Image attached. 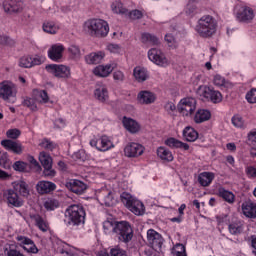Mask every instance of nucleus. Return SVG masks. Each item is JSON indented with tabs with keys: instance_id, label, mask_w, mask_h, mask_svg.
I'll return each mask as SVG.
<instances>
[{
	"instance_id": "1",
	"label": "nucleus",
	"mask_w": 256,
	"mask_h": 256,
	"mask_svg": "<svg viewBox=\"0 0 256 256\" xmlns=\"http://www.w3.org/2000/svg\"><path fill=\"white\" fill-rule=\"evenodd\" d=\"M85 208L82 205H70L64 213V223L69 227L75 225H81V223H85Z\"/></svg>"
},
{
	"instance_id": "2",
	"label": "nucleus",
	"mask_w": 256,
	"mask_h": 256,
	"mask_svg": "<svg viewBox=\"0 0 256 256\" xmlns=\"http://www.w3.org/2000/svg\"><path fill=\"white\" fill-rule=\"evenodd\" d=\"M122 203L133 213L134 215H145V204L139 199L133 197L130 193L123 192L120 195Z\"/></svg>"
},
{
	"instance_id": "3",
	"label": "nucleus",
	"mask_w": 256,
	"mask_h": 256,
	"mask_svg": "<svg viewBox=\"0 0 256 256\" xmlns=\"http://www.w3.org/2000/svg\"><path fill=\"white\" fill-rule=\"evenodd\" d=\"M113 231L121 243H130L133 240V227L127 221H120L115 224Z\"/></svg>"
},
{
	"instance_id": "4",
	"label": "nucleus",
	"mask_w": 256,
	"mask_h": 256,
	"mask_svg": "<svg viewBox=\"0 0 256 256\" xmlns=\"http://www.w3.org/2000/svg\"><path fill=\"white\" fill-rule=\"evenodd\" d=\"M87 33H109V23L100 18H90L83 23Z\"/></svg>"
},
{
	"instance_id": "5",
	"label": "nucleus",
	"mask_w": 256,
	"mask_h": 256,
	"mask_svg": "<svg viewBox=\"0 0 256 256\" xmlns=\"http://www.w3.org/2000/svg\"><path fill=\"white\" fill-rule=\"evenodd\" d=\"M217 21L211 15H204L198 20L196 25L197 33H215Z\"/></svg>"
},
{
	"instance_id": "6",
	"label": "nucleus",
	"mask_w": 256,
	"mask_h": 256,
	"mask_svg": "<svg viewBox=\"0 0 256 256\" xmlns=\"http://www.w3.org/2000/svg\"><path fill=\"white\" fill-rule=\"evenodd\" d=\"M45 69L47 73L57 77V79H69L71 77V68L63 64H48Z\"/></svg>"
},
{
	"instance_id": "7",
	"label": "nucleus",
	"mask_w": 256,
	"mask_h": 256,
	"mask_svg": "<svg viewBox=\"0 0 256 256\" xmlns=\"http://www.w3.org/2000/svg\"><path fill=\"white\" fill-rule=\"evenodd\" d=\"M198 93L207 101H211V103H221L223 101V95L221 92L215 90L214 87L203 85L198 88Z\"/></svg>"
},
{
	"instance_id": "8",
	"label": "nucleus",
	"mask_w": 256,
	"mask_h": 256,
	"mask_svg": "<svg viewBox=\"0 0 256 256\" xmlns=\"http://www.w3.org/2000/svg\"><path fill=\"white\" fill-rule=\"evenodd\" d=\"M39 161L44 168L43 175L44 177H55L57 175V172L55 169H53V158L49 153L42 151L39 154Z\"/></svg>"
},
{
	"instance_id": "9",
	"label": "nucleus",
	"mask_w": 256,
	"mask_h": 256,
	"mask_svg": "<svg viewBox=\"0 0 256 256\" xmlns=\"http://www.w3.org/2000/svg\"><path fill=\"white\" fill-rule=\"evenodd\" d=\"M90 146L95 147L97 151H101L105 153V151H109L115 147L111 138L107 135H102L99 138H94L90 140Z\"/></svg>"
},
{
	"instance_id": "10",
	"label": "nucleus",
	"mask_w": 256,
	"mask_h": 256,
	"mask_svg": "<svg viewBox=\"0 0 256 256\" xmlns=\"http://www.w3.org/2000/svg\"><path fill=\"white\" fill-rule=\"evenodd\" d=\"M197 102L194 98H184L178 104V111L184 117H189V115H193L195 113V109H197Z\"/></svg>"
},
{
	"instance_id": "11",
	"label": "nucleus",
	"mask_w": 256,
	"mask_h": 256,
	"mask_svg": "<svg viewBox=\"0 0 256 256\" xmlns=\"http://www.w3.org/2000/svg\"><path fill=\"white\" fill-rule=\"evenodd\" d=\"M16 241L20 243V247L26 253H30L31 255H37V253H39V248L37 247V244H35V241H33L31 238L23 235H18L16 237Z\"/></svg>"
},
{
	"instance_id": "12",
	"label": "nucleus",
	"mask_w": 256,
	"mask_h": 256,
	"mask_svg": "<svg viewBox=\"0 0 256 256\" xmlns=\"http://www.w3.org/2000/svg\"><path fill=\"white\" fill-rule=\"evenodd\" d=\"M3 9L8 15H15L23 12L25 3H23V0H5L3 2Z\"/></svg>"
},
{
	"instance_id": "13",
	"label": "nucleus",
	"mask_w": 256,
	"mask_h": 256,
	"mask_svg": "<svg viewBox=\"0 0 256 256\" xmlns=\"http://www.w3.org/2000/svg\"><path fill=\"white\" fill-rule=\"evenodd\" d=\"M147 241L148 245H150L154 251H161V247H163L165 240L159 232L155 231L154 229H149L147 231Z\"/></svg>"
},
{
	"instance_id": "14",
	"label": "nucleus",
	"mask_w": 256,
	"mask_h": 256,
	"mask_svg": "<svg viewBox=\"0 0 256 256\" xmlns=\"http://www.w3.org/2000/svg\"><path fill=\"white\" fill-rule=\"evenodd\" d=\"M43 61V57L39 55H26L19 59V67H23L24 69H31V67L42 65Z\"/></svg>"
},
{
	"instance_id": "15",
	"label": "nucleus",
	"mask_w": 256,
	"mask_h": 256,
	"mask_svg": "<svg viewBox=\"0 0 256 256\" xmlns=\"http://www.w3.org/2000/svg\"><path fill=\"white\" fill-rule=\"evenodd\" d=\"M8 207H23V199L13 189H8L3 194Z\"/></svg>"
},
{
	"instance_id": "16",
	"label": "nucleus",
	"mask_w": 256,
	"mask_h": 256,
	"mask_svg": "<svg viewBox=\"0 0 256 256\" xmlns=\"http://www.w3.org/2000/svg\"><path fill=\"white\" fill-rule=\"evenodd\" d=\"M145 151V147L139 143L131 142L124 148L126 157H141Z\"/></svg>"
},
{
	"instance_id": "17",
	"label": "nucleus",
	"mask_w": 256,
	"mask_h": 256,
	"mask_svg": "<svg viewBox=\"0 0 256 256\" xmlns=\"http://www.w3.org/2000/svg\"><path fill=\"white\" fill-rule=\"evenodd\" d=\"M148 58L152 61V63L160 65V67L167 65V58L165 57V54H163V52L157 48H151L148 51Z\"/></svg>"
},
{
	"instance_id": "18",
	"label": "nucleus",
	"mask_w": 256,
	"mask_h": 256,
	"mask_svg": "<svg viewBox=\"0 0 256 256\" xmlns=\"http://www.w3.org/2000/svg\"><path fill=\"white\" fill-rule=\"evenodd\" d=\"M67 189L76 195H83L87 191V184L81 180L71 179L66 183Z\"/></svg>"
},
{
	"instance_id": "19",
	"label": "nucleus",
	"mask_w": 256,
	"mask_h": 256,
	"mask_svg": "<svg viewBox=\"0 0 256 256\" xmlns=\"http://www.w3.org/2000/svg\"><path fill=\"white\" fill-rule=\"evenodd\" d=\"M65 51V46L63 44H53L48 49V57L51 59V61H55L56 63H59L63 59V52Z\"/></svg>"
},
{
	"instance_id": "20",
	"label": "nucleus",
	"mask_w": 256,
	"mask_h": 256,
	"mask_svg": "<svg viewBox=\"0 0 256 256\" xmlns=\"http://www.w3.org/2000/svg\"><path fill=\"white\" fill-rule=\"evenodd\" d=\"M236 18L240 23H251V20L255 18V12L247 6H243L236 13Z\"/></svg>"
},
{
	"instance_id": "21",
	"label": "nucleus",
	"mask_w": 256,
	"mask_h": 256,
	"mask_svg": "<svg viewBox=\"0 0 256 256\" xmlns=\"http://www.w3.org/2000/svg\"><path fill=\"white\" fill-rule=\"evenodd\" d=\"M157 100L155 93L149 90H142L137 95V101L140 105H152Z\"/></svg>"
},
{
	"instance_id": "22",
	"label": "nucleus",
	"mask_w": 256,
	"mask_h": 256,
	"mask_svg": "<svg viewBox=\"0 0 256 256\" xmlns=\"http://www.w3.org/2000/svg\"><path fill=\"white\" fill-rule=\"evenodd\" d=\"M57 189V185L51 181H39L36 185V191L39 195H48V193H53Z\"/></svg>"
},
{
	"instance_id": "23",
	"label": "nucleus",
	"mask_w": 256,
	"mask_h": 256,
	"mask_svg": "<svg viewBox=\"0 0 256 256\" xmlns=\"http://www.w3.org/2000/svg\"><path fill=\"white\" fill-rule=\"evenodd\" d=\"M114 69L115 66H113V64L98 65L93 69L92 73L95 77L105 78L109 77V75L113 73Z\"/></svg>"
},
{
	"instance_id": "24",
	"label": "nucleus",
	"mask_w": 256,
	"mask_h": 256,
	"mask_svg": "<svg viewBox=\"0 0 256 256\" xmlns=\"http://www.w3.org/2000/svg\"><path fill=\"white\" fill-rule=\"evenodd\" d=\"M141 43H143L145 47H155L161 45V40L155 34L142 33Z\"/></svg>"
},
{
	"instance_id": "25",
	"label": "nucleus",
	"mask_w": 256,
	"mask_h": 256,
	"mask_svg": "<svg viewBox=\"0 0 256 256\" xmlns=\"http://www.w3.org/2000/svg\"><path fill=\"white\" fill-rule=\"evenodd\" d=\"M242 212L249 219H256V203L248 200L242 203Z\"/></svg>"
},
{
	"instance_id": "26",
	"label": "nucleus",
	"mask_w": 256,
	"mask_h": 256,
	"mask_svg": "<svg viewBox=\"0 0 256 256\" xmlns=\"http://www.w3.org/2000/svg\"><path fill=\"white\" fill-rule=\"evenodd\" d=\"M2 147L7 151H12L16 155H21L23 153V147L21 144L14 142L13 140H2L1 141Z\"/></svg>"
},
{
	"instance_id": "27",
	"label": "nucleus",
	"mask_w": 256,
	"mask_h": 256,
	"mask_svg": "<svg viewBox=\"0 0 256 256\" xmlns=\"http://www.w3.org/2000/svg\"><path fill=\"white\" fill-rule=\"evenodd\" d=\"M98 197L104 201L106 207H113L115 199L113 198V192L106 188H103L99 193Z\"/></svg>"
},
{
	"instance_id": "28",
	"label": "nucleus",
	"mask_w": 256,
	"mask_h": 256,
	"mask_svg": "<svg viewBox=\"0 0 256 256\" xmlns=\"http://www.w3.org/2000/svg\"><path fill=\"white\" fill-rule=\"evenodd\" d=\"M13 190L21 197H29V184L23 180H19L13 183Z\"/></svg>"
},
{
	"instance_id": "29",
	"label": "nucleus",
	"mask_w": 256,
	"mask_h": 256,
	"mask_svg": "<svg viewBox=\"0 0 256 256\" xmlns=\"http://www.w3.org/2000/svg\"><path fill=\"white\" fill-rule=\"evenodd\" d=\"M215 179V173L213 172H201L198 175V183L201 187H209Z\"/></svg>"
},
{
	"instance_id": "30",
	"label": "nucleus",
	"mask_w": 256,
	"mask_h": 256,
	"mask_svg": "<svg viewBox=\"0 0 256 256\" xmlns=\"http://www.w3.org/2000/svg\"><path fill=\"white\" fill-rule=\"evenodd\" d=\"M133 76L138 83H143L149 79V71L144 67L137 66L133 70Z\"/></svg>"
},
{
	"instance_id": "31",
	"label": "nucleus",
	"mask_w": 256,
	"mask_h": 256,
	"mask_svg": "<svg viewBox=\"0 0 256 256\" xmlns=\"http://www.w3.org/2000/svg\"><path fill=\"white\" fill-rule=\"evenodd\" d=\"M94 97L100 101V103H105V101L109 99V90H107V86L101 85L96 87L94 90Z\"/></svg>"
},
{
	"instance_id": "32",
	"label": "nucleus",
	"mask_w": 256,
	"mask_h": 256,
	"mask_svg": "<svg viewBox=\"0 0 256 256\" xmlns=\"http://www.w3.org/2000/svg\"><path fill=\"white\" fill-rule=\"evenodd\" d=\"M216 195L226 201V203L233 204L235 203V194L233 192L225 189L224 187H219Z\"/></svg>"
},
{
	"instance_id": "33",
	"label": "nucleus",
	"mask_w": 256,
	"mask_h": 256,
	"mask_svg": "<svg viewBox=\"0 0 256 256\" xmlns=\"http://www.w3.org/2000/svg\"><path fill=\"white\" fill-rule=\"evenodd\" d=\"M105 57V53L102 51L100 52H92L85 56V61L88 65H97L103 61V58Z\"/></svg>"
},
{
	"instance_id": "34",
	"label": "nucleus",
	"mask_w": 256,
	"mask_h": 256,
	"mask_svg": "<svg viewBox=\"0 0 256 256\" xmlns=\"http://www.w3.org/2000/svg\"><path fill=\"white\" fill-rule=\"evenodd\" d=\"M111 11L112 13H114V15H127L128 13V9L127 7H125V4H123V2H121V0H115L111 3L110 5Z\"/></svg>"
},
{
	"instance_id": "35",
	"label": "nucleus",
	"mask_w": 256,
	"mask_h": 256,
	"mask_svg": "<svg viewBox=\"0 0 256 256\" xmlns=\"http://www.w3.org/2000/svg\"><path fill=\"white\" fill-rule=\"evenodd\" d=\"M165 145H167V147H171V149H183L184 151H189V144L175 138H168L165 141Z\"/></svg>"
},
{
	"instance_id": "36",
	"label": "nucleus",
	"mask_w": 256,
	"mask_h": 256,
	"mask_svg": "<svg viewBox=\"0 0 256 256\" xmlns=\"http://www.w3.org/2000/svg\"><path fill=\"white\" fill-rule=\"evenodd\" d=\"M183 137L185 141L193 143L194 141H197V139H199V132H197V130H195L193 127L187 126L183 130Z\"/></svg>"
},
{
	"instance_id": "37",
	"label": "nucleus",
	"mask_w": 256,
	"mask_h": 256,
	"mask_svg": "<svg viewBox=\"0 0 256 256\" xmlns=\"http://www.w3.org/2000/svg\"><path fill=\"white\" fill-rule=\"evenodd\" d=\"M157 156L159 157V159H161L162 161H166L167 163H171V161H173L174 159L173 153L163 146H160L157 149Z\"/></svg>"
},
{
	"instance_id": "38",
	"label": "nucleus",
	"mask_w": 256,
	"mask_h": 256,
	"mask_svg": "<svg viewBox=\"0 0 256 256\" xmlns=\"http://www.w3.org/2000/svg\"><path fill=\"white\" fill-rule=\"evenodd\" d=\"M210 119L211 112L206 109H199L194 116V121L196 123H205V121H209Z\"/></svg>"
},
{
	"instance_id": "39",
	"label": "nucleus",
	"mask_w": 256,
	"mask_h": 256,
	"mask_svg": "<svg viewBox=\"0 0 256 256\" xmlns=\"http://www.w3.org/2000/svg\"><path fill=\"white\" fill-rule=\"evenodd\" d=\"M123 125L125 129H127V131L130 133H137L140 129L139 123H137V121L127 117L123 118Z\"/></svg>"
},
{
	"instance_id": "40",
	"label": "nucleus",
	"mask_w": 256,
	"mask_h": 256,
	"mask_svg": "<svg viewBox=\"0 0 256 256\" xmlns=\"http://www.w3.org/2000/svg\"><path fill=\"white\" fill-rule=\"evenodd\" d=\"M184 12L187 17H190V19H192V17H195V15H197V13H199V8L197 7V2L190 0L184 9Z\"/></svg>"
},
{
	"instance_id": "41",
	"label": "nucleus",
	"mask_w": 256,
	"mask_h": 256,
	"mask_svg": "<svg viewBox=\"0 0 256 256\" xmlns=\"http://www.w3.org/2000/svg\"><path fill=\"white\" fill-rule=\"evenodd\" d=\"M0 97H2L4 101H7V99L13 97V88L9 84L2 82L0 84Z\"/></svg>"
},
{
	"instance_id": "42",
	"label": "nucleus",
	"mask_w": 256,
	"mask_h": 256,
	"mask_svg": "<svg viewBox=\"0 0 256 256\" xmlns=\"http://www.w3.org/2000/svg\"><path fill=\"white\" fill-rule=\"evenodd\" d=\"M5 256H25L23 252L19 249L17 244H9L4 248Z\"/></svg>"
},
{
	"instance_id": "43",
	"label": "nucleus",
	"mask_w": 256,
	"mask_h": 256,
	"mask_svg": "<svg viewBox=\"0 0 256 256\" xmlns=\"http://www.w3.org/2000/svg\"><path fill=\"white\" fill-rule=\"evenodd\" d=\"M44 33H57L61 29V24L53 21L44 22L42 25Z\"/></svg>"
},
{
	"instance_id": "44",
	"label": "nucleus",
	"mask_w": 256,
	"mask_h": 256,
	"mask_svg": "<svg viewBox=\"0 0 256 256\" xmlns=\"http://www.w3.org/2000/svg\"><path fill=\"white\" fill-rule=\"evenodd\" d=\"M58 252L61 255H65V256H73L75 255V247L67 244V243H62L59 247H58Z\"/></svg>"
},
{
	"instance_id": "45",
	"label": "nucleus",
	"mask_w": 256,
	"mask_h": 256,
	"mask_svg": "<svg viewBox=\"0 0 256 256\" xmlns=\"http://www.w3.org/2000/svg\"><path fill=\"white\" fill-rule=\"evenodd\" d=\"M34 221L36 223V227L43 233H47L49 231V223L41 217L40 215L35 216Z\"/></svg>"
},
{
	"instance_id": "46",
	"label": "nucleus",
	"mask_w": 256,
	"mask_h": 256,
	"mask_svg": "<svg viewBox=\"0 0 256 256\" xmlns=\"http://www.w3.org/2000/svg\"><path fill=\"white\" fill-rule=\"evenodd\" d=\"M22 105L23 107L30 109V111H39V108L37 107V100L35 98L25 97L22 101Z\"/></svg>"
},
{
	"instance_id": "47",
	"label": "nucleus",
	"mask_w": 256,
	"mask_h": 256,
	"mask_svg": "<svg viewBox=\"0 0 256 256\" xmlns=\"http://www.w3.org/2000/svg\"><path fill=\"white\" fill-rule=\"evenodd\" d=\"M213 83L216 87H223L224 89L231 87V82L226 81L225 78L219 74L214 76Z\"/></svg>"
},
{
	"instance_id": "48",
	"label": "nucleus",
	"mask_w": 256,
	"mask_h": 256,
	"mask_svg": "<svg viewBox=\"0 0 256 256\" xmlns=\"http://www.w3.org/2000/svg\"><path fill=\"white\" fill-rule=\"evenodd\" d=\"M59 200L54 198H48L44 202V207L46 211H55V209H59Z\"/></svg>"
},
{
	"instance_id": "49",
	"label": "nucleus",
	"mask_w": 256,
	"mask_h": 256,
	"mask_svg": "<svg viewBox=\"0 0 256 256\" xmlns=\"http://www.w3.org/2000/svg\"><path fill=\"white\" fill-rule=\"evenodd\" d=\"M228 229L231 235H241V233H243V225H241V223H231Z\"/></svg>"
},
{
	"instance_id": "50",
	"label": "nucleus",
	"mask_w": 256,
	"mask_h": 256,
	"mask_svg": "<svg viewBox=\"0 0 256 256\" xmlns=\"http://www.w3.org/2000/svg\"><path fill=\"white\" fill-rule=\"evenodd\" d=\"M231 123L234 125L237 129H243L245 127V120H243V117L239 114H235L231 118Z\"/></svg>"
},
{
	"instance_id": "51",
	"label": "nucleus",
	"mask_w": 256,
	"mask_h": 256,
	"mask_svg": "<svg viewBox=\"0 0 256 256\" xmlns=\"http://www.w3.org/2000/svg\"><path fill=\"white\" fill-rule=\"evenodd\" d=\"M165 41L168 44V47H170L171 49H177L179 45V43L175 39V36H173V33H167L165 35Z\"/></svg>"
},
{
	"instance_id": "52",
	"label": "nucleus",
	"mask_w": 256,
	"mask_h": 256,
	"mask_svg": "<svg viewBox=\"0 0 256 256\" xmlns=\"http://www.w3.org/2000/svg\"><path fill=\"white\" fill-rule=\"evenodd\" d=\"M40 147H42L43 149H46L47 151H53L57 149V144H55L53 141L47 138H44L40 143Z\"/></svg>"
},
{
	"instance_id": "53",
	"label": "nucleus",
	"mask_w": 256,
	"mask_h": 256,
	"mask_svg": "<svg viewBox=\"0 0 256 256\" xmlns=\"http://www.w3.org/2000/svg\"><path fill=\"white\" fill-rule=\"evenodd\" d=\"M125 17H128V19H132V21H137V19H143V11L138 9L132 11L128 10V13Z\"/></svg>"
},
{
	"instance_id": "54",
	"label": "nucleus",
	"mask_w": 256,
	"mask_h": 256,
	"mask_svg": "<svg viewBox=\"0 0 256 256\" xmlns=\"http://www.w3.org/2000/svg\"><path fill=\"white\" fill-rule=\"evenodd\" d=\"M245 99H246L247 103H250V105L255 104L256 103V88H252L251 90H249L245 95Z\"/></svg>"
},
{
	"instance_id": "55",
	"label": "nucleus",
	"mask_w": 256,
	"mask_h": 256,
	"mask_svg": "<svg viewBox=\"0 0 256 256\" xmlns=\"http://www.w3.org/2000/svg\"><path fill=\"white\" fill-rule=\"evenodd\" d=\"M110 256H127V251L119 246L110 249Z\"/></svg>"
},
{
	"instance_id": "56",
	"label": "nucleus",
	"mask_w": 256,
	"mask_h": 256,
	"mask_svg": "<svg viewBox=\"0 0 256 256\" xmlns=\"http://www.w3.org/2000/svg\"><path fill=\"white\" fill-rule=\"evenodd\" d=\"M6 135L8 137V139H19V137L21 136V130L14 128V129H9L6 132Z\"/></svg>"
},
{
	"instance_id": "57",
	"label": "nucleus",
	"mask_w": 256,
	"mask_h": 256,
	"mask_svg": "<svg viewBox=\"0 0 256 256\" xmlns=\"http://www.w3.org/2000/svg\"><path fill=\"white\" fill-rule=\"evenodd\" d=\"M174 256H187L185 246L183 244H178L173 251Z\"/></svg>"
},
{
	"instance_id": "58",
	"label": "nucleus",
	"mask_w": 256,
	"mask_h": 256,
	"mask_svg": "<svg viewBox=\"0 0 256 256\" xmlns=\"http://www.w3.org/2000/svg\"><path fill=\"white\" fill-rule=\"evenodd\" d=\"M7 163H9V155L0 151V167H7Z\"/></svg>"
},
{
	"instance_id": "59",
	"label": "nucleus",
	"mask_w": 256,
	"mask_h": 256,
	"mask_svg": "<svg viewBox=\"0 0 256 256\" xmlns=\"http://www.w3.org/2000/svg\"><path fill=\"white\" fill-rule=\"evenodd\" d=\"M113 79L117 83H123V81H125V74L123 72L117 70L113 73Z\"/></svg>"
},
{
	"instance_id": "60",
	"label": "nucleus",
	"mask_w": 256,
	"mask_h": 256,
	"mask_svg": "<svg viewBox=\"0 0 256 256\" xmlns=\"http://www.w3.org/2000/svg\"><path fill=\"white\" fill-rule=\"evenodd\" d=\"M0 45H15V41L6 35H0Z\"/></svg>"
},
{
	"instance_id": "61",
	"label": "nucleus",
	"mask_w": 256,
	"mask_h": 256,
	"mask_svg": "<svg viewBox=\"0 0 256 256\" xmlns=\"http://www.w3.org/2000/svg\"><path fill=\"white\" fill-rule=\"evenodd\" d=\"M37 93L40 99H42V103H49V94L47 93V90H38Z\"/></svg>"
},
{
	"instance_id": "62",
	"label": "nucleus",
	"mask_w": 256,
	"mask_h": 256,
	"mask_svg": "<svg viewBox=\"0 0 256 256\" xmlns=\"http://www.w3.org/2000/svg\"><path fill=\"white\" fill-rule=\"evenodd\" d=\"M107 49L110 53H121V46H119V44H108Z\"/></svg>"
},
{
	"instance_id": "63",
	"label": "nucleus",
	"mask_w": 256,
	"mask_h": 256,
	"mask_svg": "<svg viewBox=\"0 0 256 256\" xmlns=\"http://www.w3.org/2000/svg\"><path fill=\"white\" fill-rule=\"evenodd\" d=\"M246 175L249 179H254L256 177V168L255 166H248L246 167Z\"/></svg>"
},
{
	"instance_id": "64",
	"label": "nucleus",
	"mask_w": 256,
	"mask_h": 256,
	"mask_svg": "<svg viewBox=\"0 0 256 256\" xmlns=\"http://www.w3.org/2000/svg\"><path fill=\"white\" fill-rule=\"evenodd\" d=\"M164 109L167 111V113H169V115H171V113L177 109V106H175V103L173 102H167L164 106Z\"/></svg>"
}]
</instances>
